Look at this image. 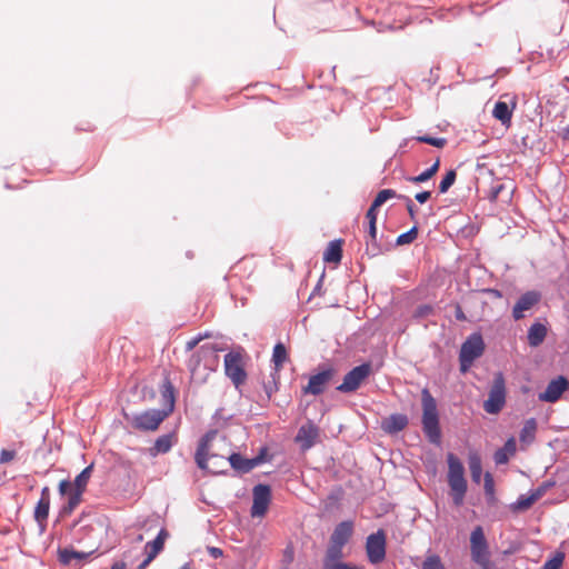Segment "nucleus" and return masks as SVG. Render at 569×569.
<instances>
[{
    "instance_id": "1",
    "label": "nucleus",
    "mask_w": 569,
    "mask_h": 569,
    "mask_svg": "<svg viewBox=\"0 0 569 569\" xmlns=\"http://www.w3.org/2000/svg\"><path fill=\"white\" fill-rule=\"evenodd\" d=\"M223 348L217 343L202 345L189 359L188 368L191 379L197 383H204L209 375L219 367V352Z\"/></svg>"
},
{
    "instance_id": "2",
    "label": "nucleus",
    "mask_w": 569,
    "mask_h": 569,
    "mask_svg": "<svg viewBox=\"0 0 569 569\" xmlns=\"http://www.w3.org/2000/svg\"><path fill=\"white\" fill-rule=\"evenodd\" d=\"M448 475L447 480L451 490L453 503L459 507L463 503V499L468 489L465 478V467L460 459L453 453L447 455Z\"/></svg>"
},
{
    "instance_id": "3",
    "label": "nucleus",
    "mask_w": 569,
    "mask_h": 569,
    "mask_svg": "<svg viewBox=\"0 0 569 569\" xmlns=\"http://www.w3.org/2000/svg\"><path fill=\"white\" fill-rule=\"evenodd\" d=\"M422 401V429L431 443H439L441 432L436 399L428 389L421 392Z\"/></svg>"
},
{
    "instance_id": "4",
    "label": "nucleus",
    "mask_w": 569,
    "mask_h": 569,
    "mask_svg": "<svg viewBox=\"0 0 569 569\" xmlns=\"http://www.w3.org/2000/svg\"><path fill=\"white\" fill-rule=\"evenodd\" d=\"M485 342L480 333L470 335L461 345L459 353L460 371L466 373L473 361L482 356Z\"/></svg>"
},
{
    "instance_id": "5",
    "label": "nucleus",
    "mask_w": 569,
    "mask_h": 569,
    "mask_svg": "<svg viewBox=\"0 0 569 569\" xmlns=\"http://www.w3.org/2000/svg\"><path fill=\"white\" fill-rule=\"evenodd\" d=\"M506 403V385L501 372H497L489 391L488 399L483 402V409L490 415H497Z\"/></svg>"
},
{
    "instance_id": "6",
    "label": "nucleus",
    "mask_w": 569,
    "mask_h": 569,
    "mask_svg": "<svg viewBox=\"0 0 569 569\" xmlns=\"http://www.w3.org/2000/svg\"><path fill=\"white\" fill-rule=\"evenodd\" d=\"M471 559L479 566L490 562V552L485 532L481 526H477L470 535Z\"/></svg>"
},
{
    "instance_id": "7",
    "label": "nucleus",
    "mask_w": 569,
    "mask_h": 569,
    "mask_svg": "<svg viewBox=\"0 0 569 569\" xmlns=\"http://www.w3.org/2000/svg\"><path fill=\"white\" fill-rule=\"evenodd\" d=\"M387 537L382 529L369 535L366 539V553L371 565H379L386 559Z\"/></svg>"
},
{
    "instance_id": "8",
    "label": "nucleus",
    "mask_w": 569,
    "mask_h": 569,
    "mask_svg": "<svg viewBox=\"0 0 569 569\" xmlns=\"http://www.w3.org/2000/svg\"><path fill=\"white\" fill-rule=\"evenodd\" d=\"M167 417L168 411H162L161 409H149L133 415L130 421L134 429L141 431H154Z\"/></svg>"
},
{
    "instance_id": "9",
    "label": "nucleus",
    "mask_w": 569,
    "mask_h": 569,
    "mask_svg": "<svg viewBox=\"0 0 569 569\" xmlns=\"http://www.w3.org/2000/svg\"><path fill=\"white\" fill-rule=\"evenodd\" d=\"M371 372L370 363H362L351 369L345 377L337 390L343 393L356 391Z\"/></svg>"
},
{
    "instance_id": "10",
    "label": "nucleus",
    "mask_w": 569,
    "mask_h": 569,
    "mask_svg": "<svg viewBox=\"0 0 569 569\" xmlns=\"http://www.w3.org/2000/svg\"><path fill=\"white\" fill-rule=\"evenodd\" d=\"M224 372L236 388H239L246 381L247 373L243 369L240 352L231 351L224 356Z\"/></svg>"
},
{
    "instance_id": "11",
    "label": "nucleus",
    "mask_w": 569,
    "mask_h": 569,
    "mask_svg": "<svg viewBox=\"0 0 569 569\" xmlns=\"http://www.w3.org/2000/svg\"><path fill=\"white\" fill-rule=\"evenodd\" d=\"M253 503L251 507L252 517H263L271 500V490L267 485H257L253 488Z\"/></svg>"
},
{
    "instance_id": "12",
    "label": "nucleus",
    "mask_w": 569,
    "mask_h": 569,
    "mask_svg": "<svg viewBox=\"0 0 569 569\" xmlns=\"http://www.w3.org/2000/svg\"><path fill=\"white\" fill-rule=\"evenodd\" d=\"M569 388V381L563 376H559L556 379H552L546 390L539 393L538 398L543 402H556L560 399L562 393Z\"/></svg>"
},
{
    "instance_id": "13",
    "label": "nucleus",
    "mask_w": 569,
    "mask_h": 569,
    "mask_svg": "<svg viewBox=\"0 0 569 569\" xmlns=\"http://www.w3.org/2000/svg\"><path fill=\"white\" fill-rule=\"evenodd\" d=\"M335 375V370L328 368L318 372L309 378L308 385L303 388L305 393H310L313 396H318L322 393L326 389L328 382L332 379Z\"/></svg>"
},
{
    "instance_id": "14",
    "label": "nucleus",
    "mask_w": 569,
    "mask_h": 569,
    "mask_svg": "<svg viewBox=\"0 0 569 569\" xmlns=\"http://www.w3.org/2000/svg\"><path fill=\"white\" fill-rule=\"evenodd\" d=\"M217 431H209L207 432L199 441L196 455H194V461L197 466L201 470H208V460L210 458L209 451H210V443L216 437Z\"/></svg>"
},
{
    "instance_id": "15",
    "label": "nucleus",
    "mask_w": 569,
    "mask_h": 569,
    "mask_svg": "<svg viewBox=\"0 0 569 569\" xmlns=\"http://www.w3.org/2000/svg\"><path fill=\"white\" fill-rule=\"evenodd\" d=\"M318 437V427L309 421L299 428L296 441L300 445L302 450H308L316 443Z\"/></svg>"
},
{
    "instance_id": "16",
    "label": "nucleus",
    "mask_w": 569,
    "mask_h": 569,
    "mask_svg": "<svg viewBox=\"0 0 569 569\" xmlns=\"http://www.w3.org/2000/svg\"><path fill=\"white\" fill-rule=\"evenodd\" d=\"M540 300V295L536 291H528L523 293L512 309V317L520 320L525 317V311L530 310Z\"/></svg>"
},
{
    "instance_id": "17",
    "label": "nucleus",
    "mask_w": 569,
    "mask_h": 569,
    "mask_svg": "<svg viewBox=\"0 0 569 569\" xmlns=\"http://www.w3.org/2000/svg\"><path fill=\"white\" fill-rule=\"evenodd\" d=\"M92 465L86 467L74 479L73 482H70L69 480H61L59 483V493L61 496L67 495L68 488H74L79 489L81 491H84L87 488V485L89 482V479L92 473Z\"/></svg>"
},
{
    "instance_id": "18",
    "label": "nucleus",
    "mask_w": 569,
    "mask_h": 569,
    "mask_svg": "<svg viewBox=\"0 0 569 569\" xmlns=\"http://www.w3.org/2000/svg\"><path fill=\"white\" fill-rule=\"evenodd\" d=\"M230 466L242 473H247L263 462V456L259 455L254 458L247 459L240 453H232L228 458Z\"/></svg>"
},
{
    "instance_id": "19",
    "label": "nucleus",
    "mask_w": 569,
    "mask_h": 569,
    "mask_svg": "<svg viewBox=\"0 0 569 569\" xmlns=\"http://www.w3.org/2000/svg\"><path fill=\"white\" fill-rule=\"evenodd\" d=\"M177 442L178 437L176 431L162 435L156 439L153 446L149 449V452L152 457L167 453Z\"/></svg>"
},
{
    "instance_id": "20",
    "label": "nucleus",
    "mask_w": 569,
    "mask_h": 569,
    "mask_svg": "<svg viewBox=\"0 0 569 569\" xmlns=\"http://www.w3.org/2000/svg\"><path fill=\"white\" fill-rule=\"evenodd\" d=\"M353 532L352 521H342L338 523L330 537V542L338 546H345Z\"/></svg>"
},
{
    "instance_id": "21",
    "label": "nucleus",
    "mask_w": 569,
    "mask_h": 569,
    "mask_svg": "<svg viewBox=\"0 0 569 569\" xmlns=\"http://www.w3.org/2000/svg\"><path fill=\"white\" fill-rule=\"evenodd\" d=\"M408 425V418L402 413H393L388 418L383 419L381 428L387 433H397L403 430Z\"/></svg>"
},
{
    "instance_id": "22",
    "label": "nucleus",
    "mask_w": 569,
    "mask_h": 569,
    "mask_svg": "<svg viewBox=\"0 0 569 569\" xmlns=\"http://www.w3.org/2000/svg\"><path fill=\"white\" fill-rule=\"evenodd\" d=\"M59 560L63 565L77 567L82 563L91 552H82L73 549H59Z\"/></svg>"
},
{
    "instance_id": "23",
    "label": "nucleus",
    "mask_w": 569,
    "mask_h": 569,
    "mask_svg": "<svg viewBox=\"0 0 569 569\" xmlns=\"http://www.w3.org/2000/svg\"><path fill=\"white\" fill-rule=\"evenodd\" d=\"M161 399L163 403L162 411H168V416L173 411L174 409V401H176V395H174V387L171 383V381L166 378L161 385L160 388Z\"/></svg>"
},
{
    "instance_id": "24",
    "label": "nucleus",
    "mask_w": 569,
    "mask_h": 569,
    "mask_svg": "<svg viewBox=\"0 0 569 569\" xmlns=\"http://www.w3.org/2000/svg\"><path fill=\"white\" fill-rule=\"evenodd\" d=\"M83 492L84 491H81L79 489L68 488V492L66 495L68 497V499H67V502L64 503V506L60 510V516L64 517V516L71 515L73 512V510L82 501Z\"/></svg>"
},
{
    "instance_id": "25",
    "label": "nucleus",
    "mask_w": 569,
    "mask_h": 569,
    "mask_svg": "<svg viewBox=\"0 0 569 569\" xmlns=\"http://www.w3.org/2000/svg\"><path fill=\"white\" fill-rule=\"evenodd\" d=\"M167 537L168 532L164 529H161L152 541L147 542L144 551L149 557V560H153L161 552Z\"/></svg>"
},
{
    "instance_id": "26",
    "label": "nucleus",
    "mask_w": 569,
    "mask_h": 569,
    "mask_svg": "<svg viewBox=\"0 0 569 569\" xmlns=\"http://www.w3.org/2000/svg\"><path fill=\"white\" fill-rule=\"evenodd\" d=\"M517 445L515 438H509L502 448L495 452L493 459L497 465H505L516 453Z\"/></svg>"
},
{
    "instance_id": "27",
    "label": "nucleus",
    "mask_w": 569,
    "mask_h": 569,
    "mask_svg": "<svg viewBox=\"0 0 569 569\" xmlns=\"http://www.w3.org/2000/svg\"><path fill=\"white\" fill-rule=\"evenodd\" d=\"M547 336V327L540 322H535L528 330V343L530 347L540 346Z\"/></svg>"
},
{
    "instance_id": "28",
    "label": "nucleus",
    "mask_w": 569,
    "mask_h": 569,
    "mask_svg": "<svg viewBox=\"0 0 569 569\" xmlns=\"http://www.w3.org/2000/svg\"><path fill=\"white\" fill-rule=\"evenodd\" d=\"M341 258H342V241L341 240L331 241L323 253V260L326 262L339 263L341 261Z\"/></svg>"
},
{
    "instance_id": "29",
    "label": "nucleus",
    "mask_w": 569,
    "mask_h": 569,
    "mask_svg": "<svg viewBox=\"0 0 569 569\" xmlns=\"http://www.w3.org/2000/svg\"><path fill=\"white\" fill-rule=\"evenodd\" d=\"M536 432H537L536 419L530 418V419L526 420V422L520 431V435H519L520 442L522 445H530L535 440Z\"/></svg>"
},
{
    "instance_id": "30",
    "label": "nucleus",
    "mask_w": 569,
    "mask_h": 569,
    "mask_svg": "<svg viewBox=\"0 0 569 569\" xmlns=\"http://www.w3.org/2000/svg\"><path fill=\"white\" fill-rule=\"evenodd\" d=\"M492 116L502 124H509L511 121L512 111L506 102L497 101L492 110Z\"/></svg>"
},
{
    "instance_id": "31",
    "label": "nucleus",
    "mask_w": 569,
    "mask_h": 569,
    "mask_svg": "<svg viewBox=\"0 0 569 569\" xmlns=\"http://www.w3.org/2000/svg\"><path fill=\"white\" fill-rule=\"evenodd\" d=\"M468 463L472 481L476 483H480L482 475V465L480 456L477 452H470L468 457Z\"/></svg>"
},
{
    "instance_id": "32",
    "label": "nucleus",
    "mask_w": 569,
    "mask_h": 569,
    "mask_svg": "<svg viewBox=\"0 0 569 569\" xmlns=\"http://www.w3.org/2000/svg\"><path fill=\"white\" fill-rule=\"evenodd\" d=\"M439 167H440V160L438 159L430 168L426 169L420 174L415 176V177H409L408 181H410L412 183L426 182L436 174V172L439 170Z\"/></svg>"
},
{
    "instance_id": "33",
    "label": "nucleus",
    "mask_w": 569,
    "mask_h": 569,
    "mask_svg": "<svg viewBox=\"0 0 569 569\" xmlns=\"http://www.w3.org/2000/svg\"><path fill=\"white\" fill-rule=\"evenodd\" d=\"M287 350L283 343L279 342L274 346L273 352H272V361L274 363V369L279 371L283 363L287 360Z\"/></svg>"
},
{
    "instance_id": "34",
    "label": "nucleus",
    "mask_w": 569,
    "mask_h": 569,
    "mask_svg": "<svg viewBox=\"0 0 569 569\" xmlns=\"http://www.w3.org/2000/svg\"><path fill=\"white\" fill-rule=\"evenodd\" d=\"M377 222H368V239H367V249H371V253L375 256L379 252V247L377 244Z\"/></svg>"
},
{
    "instance_id": "35",
    "label": "nucleus",
    "mask_w": 569,
    "mask_h": 569,
    "mask_svg": "<svg viewBox=\"0 0 569 569\" xmlns=\"http://www.w3.org/2000/svg\"><path fill=\"white\" fill-rule=\"evenodd\" d=\"M50 509V501L39 500L34 509V519L42 523L47 520Z\"/></svg>"
},
{
    "instance_id": "36",
    "label": "nucleus",
    "mask_w": 569,
    "mask_h": 569,
    "mask_svg": "<svg viewBox=\"0 0 569 569\" xmlns=\"http://www.w3.org/2000/svg\"><path fill=\"white\" fill-rule=\"evenodd\" d=\"M421 569H446L438 555H428L421 565Z\"/></svg>"
},
{
    "instance_id": "37",
    "label": "nucleus",
    "mask_w": 569,
    "mask_h": 569,
    "mask_svg": "<svg viewBox=\"0 0 569 569\" xmlns=\"http://www.w3.org/2000/svg\"><path fill=\"white\" fill-rule=\"evenodd\" d=\"M342 546L330 542L326 552L325 565L337 561L342 556Z\"/></svg>"
},
{
    "instance_id": "38",
    "label": "nucleus",
    "mask_w": 569,
    "mask_h": 569,
    "mask_svg": "<svg viewBox=\"0 0 569 569\" xmlns=\"http://www.w3.org/2000/svg\"><path fill=\"white\" fill-rule=\"evenodd\" d=\"M456 178V171L449 170L439 183V193H446L455 183Z\"/></svg>"
},
{
    "instance_id": "39",
    "label": "nucleus",
    "mask_w": 569,
    "mask_h": 569,
    "mask_svg": "<svg viewBox=\"0 0 569 569\" xmlns=\"http://www.w3.org/2000/svg\"><path fill=\"white\" fill-rule=\"evenodd\" d=\"M565 560V553L558 551L552 558L548 559L540 569H560Z\"/></svg>"
},
{
    "instance_id": "40",
    "label": "nucleus",
    "mask_w": 569,
    "mask_h": 569,
    "mask_svg": "<svg viewBox=\"0 0 569 569\" xmlns=\"http://www.w3.org/2000/svg\"><path fill=\"white\" fill-rule=\"evenodd\" d=\"M537 501V496H533L531 492L528 496H520L515 503V509L526 510L530 508Z\"/></svg>"
},
{
    "instance_id": "41",
    "label": "nucleus",
    "mask_w": 569,
    "mask_h": 569,
    "mask_svg": "<svg viewBox=\"0 0 569 569\" xmlns=\"http://www.w3.org/2000/svg\"><path fill=\"white\" fill-rule=\"evenodd\" d=\"M396 197V191L391 189H383L378 192L373 202V207H381L387 200Z\"/></svg>"
},
{
    "instance_id": "42",
    "label": "nucleus",
    "mask_w": 569,
    "mask_h": 569,
    "mask_svg": "<svg viewBox=\"0 0 569 569\" xmlns=\"http://www.w3.org/2000/svg\"><path fill=\"white\" fill-rule=\"evenodd\" d=\"M417 236H418V229H417V227H412L409 231L400 234L397 238L396 243L398 246L409 244L416 240Z\"/></svg>"
},
{
    "instance_id": "43",
    "label": "nucleus",
    "mask_w": 569,
    "mask_h": 569,
    "mask_svg": "<svg viewBox=\"0 0 569 569\" xmlns=\"http://www.w3.org/2000/svg\"><path fill=\"white\" fill-rule=\"evenodd\" d=\"M417 141L422 143H428L430 146L437 147V148H443L447 143V140L445 138H433L430 136H418L415 138Z\"/></svg>"
},
{
    "instance_id": "44",
    "label": "nucleus",
    "mask_w": 569,
    "mask_h": 569,
    "mask_svg": "<svg viewBox=\"0 0 569 569\" xmlns=\"http://www.w3.org/2000/svg\"><path fill=\"white\" fill-rule=\"evenodd\" d=\"M433 313H435V309H433L432 306H430V305H421V306H419L415 310L413 317L416 319H425V318H428L429 316H431Z\"/></svg>"
},
{
    "instance_id": "45",
    "label": "nucleus",
    "mask_w": 569,
    "mask_h": 569,
    "mask_svg": "<svg viewBox=\"0 0 569 569\" xmlns=\"http://www.w3.org/2000/svg\"><path fill=\"white\" fill-rule=\"evenodd\" d=\"M552 486H553L552 482H543L540 487H538L537 489L531 491V493L533 496H537V500H539L547 492V490L549 488H551Z\"/></svg>"
},
{
    "instance_id": "46",
    "label": "nucleus",
    "mask_w": 569,
    "mask_h": 569,
    "mask_svg": "<svg viewBox=\"0 0 569 569\" xmlns=\"http://www.w3.org/2000/svg\"><path fill=\"white\" fill-rule=\"evenodd\" d=\"M14 457H16L14 451L3 449L0 452V463H8V462L12 461L14 459Z\"/></svg>"
},
{
    "instance_id": "47",
    "label": "nucleus",
    "mask_w": 569,
    "mask_h": 569,
    "mask_svg": "<svg viewBox=\"0 0 569 569\" xmlns=\"http://www.w3.org/2000/svg\"><path fill=\"white\" fill-rule=\"evenodd\" d=\"M485 491L488 495L493 493V478L489 472L485 475Z\"/></svg>"
},
{
    "instance_id": "48",
    "label": "nucleus",
    "mask_w": 569,
    "mask_h": 569,
    "mask_svg": "<svg viewBox=\"0 0 569 569\" xmlns=\"http://www.w3.org/2000/svg\"><path fill=\"white\" fill-rule=\"evenodd\" d=\"M379 207H373V202L371 203L370 208L368 209L366 213V219L368 222H377V209Z\"/></svg>"
},
{
    "instance_id": "49",
    "label": "nucleus",
    "mask_w": 569,
    "mask_h": 569,
    "mask_svg": "<svg viewBox=\"0 0 569 569\" xmlns=\"http://www.w3.org/2000/svg\"><path fill=\"white\" fill-rule=\"evenodd\" d=\"M431 197V192L430 191H421V192H418L416 196H415V199L419 202V203H425L427 202Z\"/></svg>"
},
{
    "instance_id": "50",
    "label": "nucleus",
    "mask_w": 569,
    "mask_h": 569,
    "mask_svg": "<svg viewBox=\"0 0 569 569\" xmlns=\"http://www.w3.org/2000/svg\"><path fill=\"white\" fill-rule=\"evenodd\" d=\"M326 569H351L348 565L346 563H342V562H331V563H326L325 566Z\"/></svg>"
},
{
    "instance_id": "51",
    "label": "nucleus",
    "mask_w": 569,
    "mask_h": 569,
    "mask_svg": "<svg viewBox=\"0 0 569 569\" xmlns=\"http://www.w3.org/2000/svg\"><path fill=\"white\" fill-rule=\"evenodd\" d=\"M202 339H203V337H202V336H198V337H196V338H193V339L189 340V341L186 343V348H187V350H192V349H194V348L198 346V343H199Z\"/></svg>"
},
{
    "instance_id": "52",
    "label": "nucleus",
    "mask_w": 569,
    "mask_h": 569,
    "mask_svg": "<svg viewBox=\"0 0 569 569\" xmlns=\"http://www.w3.org/2000/svg\"><path fill=\"white\" fill-rule=\"evenodd\" d=\"M208 552L210 553V556H212L216 559L220 558L223 555L222 550L217 547H209Z\"/></svg>"
},
{
    "instance_id": "53",
    "label": "nucleus",
    "mask_w": 569,
    "mask_h": 569,
    "mask_svg": "<svg viewBox=\"0 0 569 569\" xmlns=\"http://www.w3.org/2000/svg\"><path fill=\"white\" fill-rule=\"evenodd\" d=\"M40 500L50 501V490L48 487L42 488Z\"/></svg>"
},
{
    "instance_id": "54",
    "label": "nucleus",
    "mask_w": 569,
    "mask_h": 569,
    "mask_svg": "<svg viewBox=\"0 0 569 569\" xmlns=\"http://www.w3.org/2000/svg\"><path fill=\"white\" fill-rule=\"evenodd\" d=\"M456 318L458 320H465L466 319V316L465 313L462 312L461 308L459 306H457L456 308Z\"/></svg>"
},
{
    "instance_id": "55",
    "label": "nucleus",
    "mask_w": 569,
    "mask_h": 569,
    "mask_svg": "<svg viewBox=\"0 0 569 569\" xmlns=\"http://www.w3.org/2000/svg\"><path fill=\"white\" fill-rule=\"evenodd\" d=\"M560 137L563 140H569V126L562 129Z\"/></svg>"
},
{
    "instance_id": "56",
    "label": "nucleus",
    "mask_w": 569,
    "mask_h": 569,
    "mask_svg": "<svg viewBox=\"0 0 569 569\" xmlns=\"http://www.w3.org/2000/svg\"><path fill=\"white\" fill-rule=\"evenodd\" d=\"M413 207H415L413 202L410 199H407V209L411 217H413Z\"/></svg>"
},
{
    "instance_id": "57",
    "label": "nucleus",
    "mask_w": 569,
    "mask_h": 569,
    "mask_svg": "<svg viewBox=\"0 0 569 569\" xmlns=\"http://www.w3.org/2000/svg\"><path fill=\"white\" fill-rule=\"evenodd\" d=\"M151 561L152 560H149V557L147 556V558L138 566L137 569H146Z\"/></svg>"
},
{
    "instance_id": "58",
    "label": "nucleus",
    "mask_w": 569,
    "mask_h": 569,
    "mask_svg": "<svg viewBox=\"0 0 569 569\" xmlns=\"http://www.w3.org/2000/svg\"><path fill=\"white\" fill-rule=\"evenodd\" d=\"M124 568H126L124 562H116V563H113V566L111 567V569H124Z\"/></svg>"
},
{
    "instance_id": "59",
    "label": "nucleus",
    "mask_w": 569,
    "mask_h": 569,
    "mask_svg": "<svg viewBox=\"0 0 569 569\" xmlns=\"http://www.w3.org/2000/svg\"><path fill=\"white\" fill-rule=\"evenodd\" d=\"M480 567H481V569H491V567H490V562H489V563H486L485 566H480Z\"/></svg>"
},
{
    "instance_id": "60",
    "label": "nucleus",
    "mask_w": 569,
    "mask_h": 569,
    "mask_svg": "<svg viewBox=\"0 0 569 569\" xmlns=\"http://www.w3.org/2000/svg\"><path fill=\"white\" fill-rule=\"evenodd\" d=\"M492 292H493V295H495L496 297H501L500 291H498V290H492Z\"/></svg>"
},
{
    "instance_id": "61",
    "label": "nucleus",
    "mask_w": 569,
    "mask_h": 569,
    "mask_svg": "<svg viewBox=\"0 0 569 569\" xmlns=\"http://www.w3.org/2000/svg\"><path fill=\"white\" fill-rule=\"evenodd\" d=\"M142 540H143V536H142V535H139V536L137 537V541H138V542H141Z\"/></svg>"
}]
</instances>
